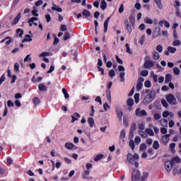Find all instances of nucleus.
<instances>
[{
    "mask_svg": "<svg viewBox=\"0 0 181 181\" xmlns=\"http://www.w3.org/2000/svg\"><path fill=\"white\" fill-rule=\"evenodd\" d=\"M127 160L131 165H134L135 168H139V154L134 153L132 155L131 153L127 154Z\"/></svg>",
    "mask_w": 181,
    "mask_h": 181,
    "instance_id": "nucleus-1",
    "label": "nucleus"
},
{
    "mask_svg": "<svg viewBox=\"0 0 181 181\" xmlns=\"http://www.w3.org/2000/svg\"><path fill=\"white\" fill-rule=\"evenodd\" d=\"M149 176V174L148 173H144L143 176L141 177V172L138 170H134L132 175V180L133 181L135 180H140V181H144L146 177Z\"/></svg>",
    "mask_w": 181,
    "mask_h": 181,
    "instance_id": "nucleus-2",
    "label": "nucleus"
},
{
    "mask_svg": "<svg viewBox=\"0 0 181 181\" xmlns=\"http://www.w3.org/2000/svg\"><path fill=\"white\" fill-rule=\"evenodd\" d=\"M156 97V91L155 90H152L150 94H148L147 95L145 96L143 100L144 104L148 105L152 103L153 100H155Z\"/></svg>",
    "mask_w": 181,
    "mask_h": 181,
    "instance_id": "nucleus-3",
    "label": "nucleus"
},
{
    "mask_svg": "<svg viewBox=\"0 0 181 181\" xmlns=\"http://www.w3.org/2000/svg\"><path fill=\"white\" fill-rule=\"evenodd\" d=\"M166 100L169 104H171L172 105H177V100H176V98H175V95L170 94L167 95Z\"/></svg>",
    "mask_w": 181,
    "mask_h": 181,
    "instance_id": "nucleus-4",
    "label": "nucleus"
},
{
    "mask_svg": "<svg viewBox=\"0 0 181 181\" xmlns=\"http://www.w3.org/2000/svg\"><path fill=\"white\" fill-rule=\"evenodd\" d=\"M119 69V71H122L119 74V78H120V81L121 83H124L125 81V68L124 67V66H118Z\"/></svg>",
    "mask_w": 181,
    "mask_h": 181,
    "instance_id": "nucleus-5",
    "label": "nucleus"
},
{
    "mask_svg": "<svg viewBox=\"0 0 181 181\" xmlns=\"http://www.w3.org/2000/svg\"><path fill=\"white\" fill-rule=\"evenodd\" d=\"M165 168L167 172H170L173 168V163L171 160H167L165 163Z\"/></svg>",
    "mask_w": 181,
    "mask_h": 181,
    "instance_id": "nucleus-6",
    "label": "nucleus"
},
{
    "mask_svg": "<svg viewBox=\"0 0 181 181\" xmlns=\"http://www.w3.org/2000/svg\"><path fill=\"white\" fill-rule=\"evenodd\" d=\"M170 137V134H165L161 137L160 142L163 145H168V142H169V138Z\"/></svg>",
    "mask_w": 181,
    "mask_h": 181,
    "instance_id": "nucleus-7",
    "label": "nucleus"
},
{
    "mask_svg": "<svg viewBox=\"0 0 181 181\" xmlns=\"http://www.w3.org/2000/svg\"><path fill=\"white\" fill-rule=\"evenodd\" d=\"M146 111L145 110H141L140 108H137L136 110V117H144L146 115Z\"/></svg>",
    "mask_w": 181,
    "mask_h": 181,
    "instance_id": "nucleus-8",
    "label": "nucleus"
},
{
    "mask_svg": "<svg viewBox=\"0 0 181 181\" xmlns=\"http://www.w3.org/2000/svg\"><path fill=\"white\" fill-rule=\"evenodd\" d=\"M116 114L117 115V118L119 121H122V117H124V112L119 107H116L115 109Z\"/></svg>",
    "mask_w": 181,
    "mask_h": 181,
    "instance_id": "nucleus-9",
    "label": "nucleus"
},
{
    "mask_svg": "<svg viewBox=\"0 0 181 181\" xmlns=\"http://www.w3.org/2000/svg\"><path fill=\"white\" fill-rule=\"evenodd\" d=\"M81 117V115H80V114H78V112L74 113V115L71 116L72 124L76 122V121H78V118H80Z\"/></svg>",
    "mask_w": 181,
    "mask_h": 181,
    "instance_id": "nucleus-10",
    "label": "nucleus"
},
{
    "mask_svg": "<svg viewBox=\"0 0 181 181\" xmlns=\"http://www.w3.org/2000/svg\"><path fill=\"white\" fill-rule=\"evenodd\" d=\"M145 69H151L153 67L154 64L151 61H146L144 64Z\"/></svg>",
    "mask_w": 181,
    "mask_h": 181,
    "instance_id": "nucleus-11",
    "label": "nucleus"
},
{
    "mask_svg": "<svg viewBox=\"0 0 181 181\" xmlns=\"http://www.w3.org/2000/svg\"><path fill=\"white\" fill-rule=\"evenodd\" d=\"M124 23L128 32H129V33H132V27L131 26V25H129V21H128V19L124 20Z\"/></svg>",
    "mask_w": 181,
    "mask_h": 181,
    "instance_id": "nucleus-12",
    "label": "nucleus"
},
{
    "mask_svg": "<svg viewBox=\"0 0 181 181\" xmlns=\"http://www.w3.org/2000/svg\"><path fill=\"white\" fill-rule=\"evenodd\" d=\"M110 20H111V17H108L104 23V32H105V33H107V31L108 30V23H109Z\"/></svg>",
    "mask_w": 181,
    "mask_h": 181,
    "instance_id": "nucleus-13",
    "label": "nucleus"
},
{
    "mask_svg": "<svg viewBox=\"0 0 181 181\" xmlns=\"http://www.w3.org/2000/svg\"><path fill=\"white\" fill-rule=\"evenodd\" d=\"M21 13H19L16 17L13 19L12 25H16V23H18V22H19V21H21Z\"/></svg>",
    "mask_w": 181,
    "mask_h": 181,
    "instance_id": "nucleus-14",
    "label": "nucleus"
},
{
    "mask_svg": "<svg viewBox=\"0 0 181 181\" xmlns=\"http://www.w3.org/2000/svg\"><path fill=\"white\" fill-rule=\"evenodd\" d=\"M172 81V76L170 74H167L165 76V84H168V83H170Z\"/></svg>",
    "mask_w": 181,
    "mask_h": 181,
    "instance_id": "nucleus-15",
    "label": "nucleus"
},
{
    "mask_svg": "<svg viewBox=\"0 0 181 181\" xmlns=\"http://www.w3.org/2000/svg\"><path fill=\"white\" fill-rule=\"evenodd\" d=\"M155 4H156L158 9H163V5L162 4V0H154Z\"/></svg>",
    "mask_w": 181,
    "mask_h": 181,
    "instance_id": "nucleus-16",
    "label": "nucleus"
},
{
    "mask_svg": "<svg viewBox=\"0 0 181 181\" xmlns=\"http://www.w3.org/2000/svg\"><path fill=\"white\" fill-rule=\"evenodd\" d=\"M38 88L40 91H47V86H45L43 83H40L38 86Z\"/></svg>",
    "mask_w": 181,
    "mask_h": 181,
    "instance_id": "nucleus-17",
    "label": "nucleus"
},
{
    "mask_svg": "<svg viewBox=\"0 0 181 181\" xmlns=\"http://www.w3.org/2000/svg\"><path fill=\"white\" fill-rule=\"evenodd\" d=\"M100 8L103 11H105V9H107V2H105V0L101 1Z\"/></svg>",
    "mask_w": 181,
    "mask_h": 181,
    "instance_id": "nucleus-18",
    "label": "nucleus"
},
{
    "mask_svg": "<svg viewBox=\"0 0 181 181\" xmlns=\"http://www.w3.org/2000/svg\"><path fill=\"white\" fill-rule=\"evenodd\" d=\"M160 124L162 127H168V119H160Z\"/></svg>",
    "mask_w": 181,
    "mask_h": 181,
    "instance_id": "nucleus-19",
    "label": "nucleus"
},
{
    "mask_svg": "<svg viewBox=\"0 0 181 181\" xmlns=\"http://www.w3.org/2000/svg\"><path fill=\"white\" fill-rule=\"evenodd\" d=\"M52 11H57V12H63V9L56 5H53V6L52 7Z\"/></svg>",
    "mask_w": 181,
    "mask_h": 181,
    "instance_id": "nucleus-20",
    "label": "nucleus"
},
{
    "mask_svg": "<svg viewBox=\"0 0 181 181\" xmlns=\"http://www.w3.org/2000/svg\"><path fill=\"white\" fill-rule=\"evenodd\" d=\"M82 15L86 18H90V16H91V13H90L88 10H83L82 12Z\"/></svg>",
    "mask_w": 181,
    "mask_h": 181,
    "instance_id": "nucleus-21",
    "label": "nucleus"
},
{
    "mask_svg": "<svg viewBox=\"0 0 181 181\" xmlns=\"http://www.w3.org/2000/svg\"><path fill=\"white\" fill-rule=\"evenodd\" d=\"M25 42H32V37L29 35H25L22 42L25 43Z\"/></svg>",
    "mask_w": 181,
    "mask_h": 181,
    "instance_id": "nucleus-22",
    "label": "nucleus"
},
{
    "mask_svg": "<svg viewBox=\"0 0 181 181\" xmlns=\"http://www.w3.org/2000/svg\"><path fill=\"white\" fill-rule=\"evenodd\" d=\"M146 134L150 135V136H153L155 135V134L153 133V130H152V129H146Z\"/></svg>",
    "mask_w": 181,
    "mask_h": 181,
    "instance_id": "nucleus-23",
    "label": "nucleus"
},
{
    "mask_svg": "<svg viewBox=\"0 0 181 181\" xmlns=\"http://www.w3.org/2000/svg\"><path fill=\"white\" fill-rule=\"evenodd\" d=\"M170 161L173 163H175V162H176L177 163H180V158L179 156H176V157L173 158V159H171Z\"/></svg>",
    "mask_w": 181,
    "mask_h": 181,
    "instance_id": "nucleus-24",
    "label": "nucleus"
},
{
    "mask_svg": "<svg viewBox=\"0 0 181 181\" xmlns=\"http://www.w3.org/2000/svg\"><path fill=\"white\" fill-rule=\"evenodd\" d=\"M65 148H66V149H73L74 148V144H73V143H66L65 144Z\"/></svg>",
    "mask_w": 181,
    "mask_h": 181,
    "instance_id": "nucleus-25",
    "label": "nucleus"
},
{
    "mask_svg": "<svg viewBox=\"0 0 181 181\" xmlns=\"http://www.w3.org/2000/svg\"><path fill=\"white\" fill-rule=\"evenodd\" d=\"M106 98H107V101H109V103H111V92L110 90H107L106 91Z\"/></svg>",
    "mask_w": 181,
    "mask_h": 181,
    "instance_id": "nucleus-26",
    "label": "nucleus"
},
{
    "mask_svg": "<svg viewBox=\"0 0 181 181\" xmlns=\"http://www.w3.org/2000/svg\"><path fill=\"white\" fill-rule=\"evenodd\" d=\"M153 57L154 60H159V59H160V56H159V53L158 52H154L153 53Z\"/></svg>",
    "mask_w": 181,
    "mask_h": 181,
    "instance_id": "nucleus-27",
    "label": "nucleus"
},
{
    "mask_svg": "<svg viewBox=\"0 0 181 181\" xmlns=\"http://www.w3.org/2000/svg\"><path fill=\"white\" fill-rule=\"evenodd\" d=\"M139 134L140 135V136H141V138H147L148 137V134H146V133L142 130L139 131Z\"/></svg>",
    "mask_w": 181,
    "mask_h": 181,
    "instance_id": "nucleus-28",
    "label": "nucleus"
},
{
    "mask_svg": "<svg viewBox=\"0 0 181 181\" xmlns=\"http://www.w3.org/2000/svg\"><path fill=\"white\" fill-rule=\"evenodd\" d=\"M168 52H170V53L175 54V53H176L177 49L175 47H168Z\"/></svg>",
    "mask_w": 181,
    "mask_h": 181,
    "instance_id": "nucleus-29",
    "label": "nucleus"
},
{
    "mask_svg": "<svg viewBox=\"0 0 181 181\" xmlns=\"http://www.w3.org/2000/svg\"><path fill=\"white\" fill-rule=\"evenodd\" d=\"M88 122L91 128L94 127V119L93 117L88 118Z\"/></svg>",
    "mask_w": 181,
    "mask_h": 181,
    "instance_id": "nucleus-30",
    "label": "nucleus"
},
{
    "mask_svg": "<svg viewBox=\"0 0 181 181\" xmlns=\"http://www.w3.org/2000/svg\"><path fill=\"white\" fill-rule=\"evenodd\" d=\"M47 56H52V53L44 52L40 54V57H47Z\"/></svg>",
    "mask_w": 181,
    "mask_h": 181,
    "instance_id": "nucleus-31",
    "label": "nucleus"
},
{
    "mask_svg": "<svg viewBox=\"0 0 181 181\" xmlns=\"http://www.w3.org/2000/svg\"><path fill=\"white\" fill-rule=\"evenodd\" d=\"M144 22L147 23V25H152L153 23V21L148 17L144 19Z\"/></svg>",
    "mask_w": 181,
    "mask_h": 181,
    "instance_id": "nucleus-32",
    "label": "nucleus"
},
{
    "mask_svg": "<svg viewBox=\"0 0 181 181\" xmlns=\"http://www.w3.org/2000/svg\"><path fill=\"white\" fill-rule=\"evenodd\" d=\"M129 145L131 149H132V151H134V149H135V141H134V140H130Z\"/></svg>",
    "mask_w": 181,
    "mask_h": 181,
    "instance_id": "nucleus-33",
    "label": "nucleus"
},
{
    "mask_svg": "<svg viewBox=\"0 0 181 181\" xmlns=\"http://www.w3.org/2000/svg\"><path fill=\"white\" fill-rule=\"evenodd\" d=\"M173 73L175 74V76H179L180 74V69L177 67H174L173 68Z\"/></svg>",
    "mask_w": 181,
    "mask_h": 181,
    "instance_id": "nucleus-34",
    "label": "nucleus"
},
{
    "mask_svg": "<svg viewBox=\"0 0 181 181\" xmlns=\"http://www.w3.org/2000/svg\"><path fill=\"white\" fill-rule=\"evenodd\" d=\"M127 105H129V107H132V105H134V99L133 98H129L127 100Z\"/></svg>",
    "mask_w": 181,
    "mask_h": 181,
    "instance_id": "nucleus-35",
    "label": "nucleus"
},
{
    "mask_svg": "<svg viewBox=\"0 0 181 181\" xmlns=\"http://www.w3.org/2000/svg\"><path fill=\"white\" fill-rule=\"evenodd\" d=\"M156 50L158 53H162L163 52V47L160 45H158L156 47Z\"/></svg>",
    "mask_w": 181,
    "mask_h": 181,
    "instance_id": "nucleus-36",
    "label": "nucleus"
},
{
    "mask_svg": "<svg viewBox=\"0 0 181 181\" xmlns=\"http://www.w3.org/2000/svg\"><path fill=\"white\" fill-rule=\"evenodd\" d=\"M175 148H176V144L172 143L170 144V149H171L173 153H175V152H176L175 151Z\"/></svg>",
    "mask_w": 181,
    "mask_h": 181,
    "instance_id": "nucleus-37",
    "label": "nucleus"
},
{
    "mask_svg": "<svg viewBox=\"0 0 181 181\" xmlns=\"http://www.w3.org/2000/svg\"><path fill=\"white\" fill-rule=\"evenodd\" d=\"M180 45H181V42L177 39L173 42V46H175V47L180 46Z\"/></svg>",
    "mask_w": 181,
    "mask_h": 181,
    "instance_id": "nucleus-38",
    "label": "nucleus"
},
{
    "mask_svg": "<svg viewBox=\"0 0 181 181\" xmlns=\"http://www.w3.org/2000/svg\"><path fill=\"white\" fill-rule=\"evenodd\" d=\"M153 149H159V141H155L153 144Z\"/></svg>",
    "mask_w": 181,
    "mask_h": 181,
    "instance_id": "nucleus-39",
    "label": "nucleus"
},
{
    "mask_svg": "<svg viewBox=\"0 0 181 181\" xmlns=\"http://www.w3.org/2000/svg\"><path fill=\"white\" fill-rule=\"evenodd\" d=\"M144 87V84L141 83H137L136 85V90L137 91H141V90H142V88Z\"/></svg>",
    "mask_w": 181,
    "mask_h": 181,
    "instance_id": "nucleus-40",
    "label": "nucleus"
},
{
    "mask_svg": "<svg viewBox=\"0 0 181 181\" xmlns=\"http://www.w3.org/2000/svg\"><path fill=\"white\" fill-rule=\"evenodd\" d=\"M103 157L104 156L103 154H99L95 158L94 160L95 162H98V160H101Z\"/></svg>",
    "mask_w": 181,
    "mask_h": 181,
    "instance_id": "nucleus-41",
    "label": "nucleus"
},
{
    "mask_svg": "<svg viewBox=\"0 0 181 181\" xmlns=\"http://www.w3.org/2000/svg\"><path fill=\"white\" fill-rule=\"evenodd\" d=\"M33 101L35 105H39L40 104V100L38 98H34Z\"/></svg>",
    "mask_w": 181,
    "mask_h": 181,
    "instance_id": "nucleus-42",
    "label": "nucleus"
},
{
    "mask_svg": "<svg viewBox=\"0 0 181 181\" xmlns=\"http://www.w3.org/2000/svg\"><path fill=\"white\" fill-rule=\"evenodd\" d=\"M180 172V170H179L177 168H174L173 170V173L174 176H176V175H181Z\"/></svg>",
    "mask_w": 181,
    "mask_h": 181,
    "instance_id": "nucleus-43",
    "label": "nucleus"
},
{
    "mask_svg": "<svg viewBox=\"0 0 181 181\" xmlns=\"http://www.w3.org/2000/svg\"><path fill=\"white\" fill-rule=\"evenodd\" d=\"M62 93H63L65 98H66V99L69 98V93H67V89H66L64 88H62Z\"/></svg>",
    "mask_w": 181,
    "mask_h": 181,
    "instance_id": "nucleus-44",
    "label": "nucleus"
},
{
    "mask_svg": "<svg viewBox=\"0 0 181 181\" xmlns=\"http://www.w3.org/2000/svg\"><path fill=\"white\" fill-rule=\"evenodd\" d=\"M139 93L134 94V101L136 104H138V103H139Z\"/></svg>",
    "mask_w": 181,
    "mask_h": 181,
    "instance_id": "nucleus-45",
    "label": "nucleus"
},
{
    "mask_svg": "<svg viewBox=\"0 0 181 181\" xmlns=\"http://www.w3.org/2000/svg\"><path fill=\"white\" fill-rule=\"evenodd\" d=\"M90 175V170H86L83 175L82 177L83 179H87V177Z\"/></svg>",
    "mask_w": 181,
    "mask_h": 181,
    "instance_id": "nucleus-46",
    "label": "nucleus"
},
{
    "mask_svg": "<svg viewBox=\"0 0 181 181\" xmlns=\"http://www.w3.org/2000/svg\"><path fill=\"white\" fill-rule=\"evenodd\" d=\"M161 104L165 107V108H168V107H169V104L165 99L161 100Z\"/></svg>",
    "mask_w": 181,
    "mask_h": 181,
    "instance_id": "nucleus-47",
    "label": "nucleus"
},
{
    "mask_svg": "<svg viewBox=\"0 0 181 181\" xmlns=\"http://www.w3.org/2000/svg\"><path fill=\"white\" fill-rule=\"evenodd\" d=\"M141 74L143 77H147L148 74H149V71L148 70H143L141 71Z\"/></svg>",
    "mask_w": 181,
    "mask_h": 181,
    "instance_id": "nucleus-48",
    "label": "nucleus"
},
{
    "mask_svg": "<svg viewBox=\"0 0 181 181\" xmlns=\"http://www.w3.org/2000/svg\"><path fill=\"white\" fill-rule=\"evenodd\" d=\"M125 46H126V52H127V53H129V54H132V52L131 51V49L129 48V44L127 43L125 45Z\"/></svg>",
    "mask_w": 181,
    "mask_h": 181,
    "instance_id": "nucleus-49",
    "label": "nucleus"
},
{
    "mask_svg": "<svg viewBox=\"0 0 181 181\" xmlns=\"http://www.w3.org/2000/svg\"><path fill=\"white\" fill-rule=\"evenodd\" d=\"M19 63H16L14 64V71H16V73H19Z\"/></svg>",
    "mask_w": 181,
    "mask_h": 181,
    "instance_id": "nucleus-50",
    "label": "nucleus"
},
{
    "mask_svg": "<svg viewBox=\"0 0 181 181\" xmlns=\"http://www.w3.org/2000/svg\"><path fill=\"white\" fill-rule=\"evenodd\" d=\"M146 144H141L140 145L139 151H146Z\"/></svg>",
    "mask_w": 181,
    "mask_h": 181,
    "instance_id": "nucleus-51",
    "label": "nucleus"
},
{
    "mask_svg": "<svg viewBox=\"0 0 181 181\" xmlns=\"http://www.w3.org/2000/svg\"><path fill=\"white\" fill-rule=\"evenodd\" d=\"M152 86V84L151 83L150 81H146L144 82V86L146 87L147 88H150V87Z\"/></svg>",
    "mask_w": 181,
    "mask_h": 181,
    "instance_id": "nucleus-52",
    "label": "nucleus"
},
{
    "mask_svg": "<svg viewBox=\"0 0 181 181\" xmlns=\"http://www.w3.org/2000/svg\"><path fill=\"white\" fill-rule=\"evenodd\" d=\"M134 142H135V144H136L137 145H138L139 144H141V137H139V136H136L135 139H134Z\"/></svg>",
    "mask_w": 181,
    "mask_h": 181,
    "instance_id": "nucleus-53",
    "label": "nucleus"
},
{
    "mask_svg": "<svg viewBox=\"0 0 181 181\" xmlns=\"http://www.w3.org/2000/svg\"><path fill=\"white\" fill-rule=\"evenodd\" d=\"M130 131H136V124L132 123L130 127Z\"/></svg>",
    "mask_w": 181,
    "mask_h": 181,
    "instance_id": "nucleus-54",
    "label": "nucleus"
},
{
    "mask_svg": "<svg viewBox=\"0 0 181 181\" xmlns=\"http://www.w3.org/2000/svg\"><path fill=\"white\" fill-rule=\"evenodd\" d=\"M125 138V130H122L119 135L120 139H124Z\"/></svg>",
    "mask_w": 181,
    "mask_h": 181,
    "instance_id": "nucleus-55",
    "label": "nucleus"
},
{
    "mask_svg": "<svg viewBox=\"0 0 181 181\" xmlns=\"http://www.w3.org/2000/svg\"><path fill=\"white\" fill-rule=\"evenodd\" d=\"M7 105H8V107H9V108H11V107H15V103H13V102H12V100H8Z\"/></svg>",
    "mask_w": 181,
    "mask_h": 181,
    "instance_id": "nucleus-56",
    "label": "nucleus"
},
{
    "mask_svg": "<svg viewBox=\"0 0 181 181\" xmlns=\"http://www.w3.org/2000/svg\"><path fill=\"white\" fill-rule=\"evenodd\" d=\"M155 30H157L158 33L154 37H158V36H160V27H156Z\"/></svg>",
    "mask_w": 181,
    "mask_h": 181,
    "instance_id": "nucleus-57",
    "label": "nucleus"
},
{
    "mask_svg": "<svg viewBox=\"0 0 181 181\" xmlns=\"http://www.w3.org/2000/svg\"><path fill=\"white\" fill-rule=\"evenodd\" d=\"M160 118H162V115H160V114L156 113L154 115V119H156V121H158V119H160Z\"/></svg>",
    "mask_w": 181,
    "mask_h": 181,
    "instance_id": "nucleus-58",
    "label": "nucleus"
},
{
    "mask_svg": "<svg viewBox=\"0 0 181 181\" xmlns=\"http://www.w3.org/2000/svg\"><path fill=\"white\" fill-rule=\"evenodd\" d=\"M6 78H5V74H3L0 78V86L2 84L4 81H5Z\"/></svg>",
    "mask_w": 181,
    "mask_h": 181,
    "instance_id": "nucleus-59",
    "label": "nucleus"
},
{
    "mask_svg": "<svg viewBox=\"0 0 181 181\" xmlns=\"http://www.w3.org/2000/svg\"><path fill=\"white\" fill-rule=\"evenodd\" d=\"M103 108H104L105 111H108V110H110V105H108V103H105L103 105Z\"/></svg>",
    "mask_w": 181,
    "mask_h": 181,
    "instance_id": "nucleus-60",
    "label": "nucleus"
},
{
    "mask_svg": "<svg viewBox=\"0 0 181 181\" xmlns=\"http://www.w3.org/2000/svg\"><path fill=\"white\" fill-rule=\"evenodd\" d=\"M153 142V140L151 138H148L146 139V144H147V145H152V143Z\"/></svg>",
    "mask_w": 181,
    "mask_h": 181,
    "instance_id": "nucleus-61",
    "label": "nucleus"
},
{
    "mask_svg": "<svg viewBox=\"0 0 181 181\" xmlns=\"http://www.w3.org/2000/svg\"><path fill=\"white\" fill-rule=\"evenodd\" d=\"M16 32L17 34H18V35L20 36V37L22 36V35H23V31L21 28L17 29Z\"/></svg>",
    "mask_w": 181,
    "mask_h": 181,
    "instance_id": "nucleus-62",
    "label": "nucleus"
},
{
    "mask_svg": "<svg viewBox=\"0 0 181 181\" xmlns=\"http://www.w3.org/2000/svg\"><path fill=\"white\" fill-rule=\"evenodd\" d=\"M109 76L110 77H114L115 76V71L113 69L109 71Z\"/></svg>",
    "mask_w": 181,
    "mask_h": 181,
    "instance_id": "nucleus-63",
    "label": "nucleus"
},
{
    "mask_svg": "<svg viewBox=\"0 0 181 181\" xmlns=\"http://www.w3.org/2000/svg\"><path fill=\"white\" fill-rule=\"evenodd\" d=\"M124 5L121 4L119 8V13H122V12H124Z\"/></svg>",
    "mask_w": 181,
    "mask_h": 181,
    "instance_id": "nucleus-64",
    "label": "nucleus"
}]
</instances>
